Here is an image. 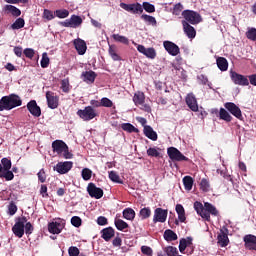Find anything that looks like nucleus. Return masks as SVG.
Instances as JSON below:
<instances>
[{"label":"nucleus","instance_id":"6e6552de","mask_svg":"<svg viewBox=\"0 0 256 256\" xmlns=\"http://www.w3.org/2000/svg\"><path fill=\"white\" fill-rule=\"evenodd\" d=\"M82 23L83 19L80 16L73 14L70 16V19L60 22V25L63 27L77 28L80 27Z\"/></svg>","mask_w":256,"mask_h":256},{"label":"nucleus","instance_id":"4468645a","mask_svg":"<svg viewBox=\"0 0 256 256\" xmlns=\"http://www.w3.org/2000/svg\"><path fill=\"white\" fill-rule=\"evenodd\" d=\"M168 211L162 208H156L154 211L153 222H161L164 223L167 219Z\"/></svg>","mask_w":256,"mask_h":256},{"label":"nucleus","instance_id":"69168bd1","mask_svg":"<svg viewBox=\"0 0 256 256\" xmlns=\"http://www.w3.org/2000/svg\"><path fill=\"white\" fill-rule=\"evenodd\" d=\"M147 154L150 157H156V158L160 156V153L158 152V150L156 148H152V147H150L147 150Z\"/></svg>","mask_w":256,"mask_h":256},{"label":"nucleus","instance_id":"2f4dec72","mask_svg":"<svg viewBox=\"0 0 256 256\" xmlns=\"http://www.w3.org/2000/svg\"><path fill=\"white\" fill-rule=\"evenodd\" d=\"M121 129L127 133H139V129L131 123H122Z\"/></svg>","mask_w":256,"mask_h":256},{"label":"nucleus","instance_id":"dca6fc26","mask_svg":"<svg viewBox=\"0 0 256 256\" xmlns=\"http://www.w3.org/2000/svg\"><path fill=\"white\" fill-rule=\"evenodd\" d=\"M67 144L63 140H55L52 142V151L57 153L59 156L63 154V151L67 149Z\"/></svg>","mask_w":256,"mask_h":256},{"label":"nucleus","instance_id":"a211bd4d","mask_svg":"<svg viewBox=\"0 0 256 256\" xmlns=\"http://www.w3.org/2000/svg\"><path fill=\"white\" fill-rule=\"evenodd\" d=\"M27 109L30 112V114L33 117L39 118L41 117V107H39L37 105V101L35 100H31L28 104H27Z\"/></svg>","mask_w":256,"mask_h":256},{"label":"nucleus","instance_id":"680f3d73","mask_svg":"<svg viewBox=\"0 0 256 256\" xmlns=\"http://www.w3.org/2000/svg\"><path fill=\"white\" fill-rule=\"evenodd\" d=\"M38 176V180L41 182V183H45L47 181V175H46V171L45 169H41L39 171V173L37 174Z\"/></svg>","mask_w":256,"mask_h":256},{"label":"nucleus","instance_id":"a878e982","mask_svg":"<svg viewBox=\"0 0 256 256\" xmlns=\"http://www.w3.org/2000/svg\"><path fill=\"white\" fill-rule=\"evenodd\" d=\"M97 78L96 72L89 70L82 73V79L85 83H94Z\"/></svg>","mask_w":256,"mask_h":256},{"label":"nucleus","instance_id":"bb28decb","mask_svg":"<svg viewBox=\"0 0 256 256\" xmlns=\"http://www.w3.org/2000/svg\"><path fill=\"white\" fill-rule=\"evenodd\" d=\"M74 48H76L79 55H84L86 53V43L81 39L74 40Z\"/></svg>","mask_w":256,"mask_h":256},{"label":"nucleus","instance_id":"1a4fd4ad","mask_svg":"<svg viewBox=\"0 0 256 256\" xmlns=\"http://www.w3.org/2000/svg\"><path fill=\"white\" fill-rule=\"evenodd\" d=\"M46 101L48 108L55 110L59 107L60 97L52 91L46 92Z\"/></svg>","mask_w":256,"mask_h":256},{"label":"nucleus","instance_id":"5fc2aeb1","mask_svg":"<svg viewBox=\"0 0 256 256\" xmlns=\"http://www.w3.org/2000/svg\"><path fill=\"white\" fill-rule=\"evenodd\" d=\"M246 37L250 41L256 42V28H249L246 32Z\"/></svg>","mask_w":256,"mask_h":256},{"label":"nucleus","instance_id":"cd10ccee","mask_svg":"<svg viewBox=\"0 0 256 256\" xmlns=\"http://www.w3.org/2000/svg\"><path fill=\"white\" fill-rule=\"evenodd\" d=\"M175 210L178 215L179 221L182 223L186 222L187 218H186V211L184 206L182 204H177Z\"/></svg>","mask_w":256,"mask_h":256},{"label":"nucleus","instance_id":"39448f33","mask_svg":"<svg viewBox=\"0 0 256 256\" xmlns=\"http://www.w3.org/2000/svg\"><path fill=\"white\" fill-rule=\"evenodd\" d=\"M167 154L172 161L181 162V161H189L190 160L178 148H175V147H169L167 149Z\"/></svg>","mask_w":256,"mask_h":256},{"label":"nucleus","instance_id":"0e129e2a","mask_svg":"<svg viewBox=\"0 0 256 256\" xmlns=\"http://www.w3.org/2000/svg\"><path fill=\"white\" fill-rule=\"evenodd\" d=\"M187 247L188 246H187V243H186V239H181L179 241V251H180V253L185 254V251H186Z\"/></svg>","mask_w":256,"mask_h":256},{"label":"nucleus","instance_id":"e433bc0d","mask_svg":"<svg viewBox=\"0 0 256 256\" xmlns=\"http://www.w3.org/2000/svg\"><path fill=\"white\" fill-rule=\"evenodd\" d=\"M194 180L191 176H186L183 178V185L185 190L191 191L193 188Z\"/></svg>","mask_w":256,"mask_h":256},{"label":"nucleus","instance_id":"c85d7f7f","mask_svg":"<svg viewBox=\"0 0 256 256\" xmlns=\"http://www.w3.org/2000/svg\"><path fill=\"white\" fill-rule=\"evenodd\" d=\"M13 233L19 237L22 238L25 232V225H23V223H18L16 222V224L14 225V227L12 228Z\"/></svg>","mask_w":256,"mask_h":256},{"label":"nucleus","instance_id":"864d4df0","mask_svg":"<svg viewBox=\"0 0 256 256\" xmlns=\"http://www.w3.org/2000/svg\"><path fill=\"white\" fill-rule=\"evenodd\" d=\"M183 10H184V6H183L182 3L179 2V3L174 5L173 10H172V14H174L176 16H179L183 12Z\"/></svg>","mask_w":256,"mask_h":256},{"label":"nucleus","instance_id":"4d7b16f0","mask_svg":"<svg viewBox=\"0 0 256 256\" xmlns=\"http://www.w3.org/2000/svg\"><path fill=\"white\" fill-rule=\"evenodd\" d=\"M114 105L113 101H111L109 98L104 97L101 99V106L106 108H112Z\"/></svg>","mask_w":256,"mask_h":256},{"label":"nucleus","instance_id":"58836bf2","mask_svg":"<svg viewBox=\"0 0 256 256\" xmlns=\"http://www.w3.org/2000/svg\"><path fill=\"white\" fill-rule=\"evenodd\" d=\"M109 179L114 182V183H118L123 185L124 184V180H121L120 176L118 175L117 172L115 171H111L109 172Z\"/></svg>","mask_w":256,"mask_h":256},{"label":"nucleus","instance_id":"412c9836","mask_svg":"<svg viewBox=\"0 0 256 256\" xmlns=\"http://www.w3.org/2000/svg\"><path fill=\"white\" fill-rule=\"evenodd\" d=\"M204 208H205V211H206V215L209 216V221H211V216L210 215H213L214 217H218L219 215V211L216 209V207L209 203V202H205L204 203Z\"/></svg>","mask_w":256,"mask_h":256},{"label":"nucleus","instance_id":"8fccbe9b","mask_svg":"<svg viewBox=\"0 0 256 256\" xmlns=\"http://www.w3.org/2000/svg\"><path fill=\"white\" fill-rule=\"evenodd\" d=\"M151 217V209L149 207H145L140 209V218L149 219Z\"/></svg>","mask_w":256,"mask_h":256},{"label":"nucleus","instance_id":"5701e85b","mask_svg":"<svg viewBox=\"0 0 256 256\" xmlns=\"http://www.w3.org/2000/svg\"><path fill=\"white\" fill-rule=\"evenodd\" d=\"M186 104L191 111L198 112L199 107H198L197 100H196L195 96L188 95L186 97Z\"/></svg>","mask_w":256,"mask_h":256},{"label":"nucleus","instance_id":"a18cd8bd","mask_svg":"<svg viewBox=\"0 0 256 256\" xmlns=\"http://www.w3.org/2000/svg\"><path fill=\"white\" fill-rule=\"evenodd\" d=\"M25 25V20L23 18H18L16 21L12 24V29L13 30H19L23 28Z\"/></svg>","mask_w":256,"mask_h":256},{"label":"nucleus","instance_id":"473e14b6","mask_svg":"<svg viewBox=\"0 0 256 256\" xmlns=\"http://www.w3.org/2000/svg\"><path fill=\"white\" fill-rule=\"evenodd\" d=\"M217 66L222 72H226L228 69V61L225 57L217 58Z\"/></svg>","mask_w":256,"mask_h":256},{"label":"nucleus","instance_id":"3c124183","mask_svg":"<svg viewBox=\"0 0 256 256\" xmlns=\"http://www.w3.org/2000/svg\"><path fill=\"white\" fill-rule=\"evenodd\" d=\"M140 19H143V21H146L149 24H152L153 26L157 25V21H156L155 17H153V16L143 14L142 16H140Z\"/></svg>","mask_w":256,"mask_h":256},{"label":"nucleus","instance_id":"4c0bfd02","mask_svg":"<svg viewBox=\"0 0 256 256\" xmlns=\"http://www.w3.org/2000/svg\"><path fill=\"white\" fill-rule=\"evenodd\" d=\"M219 117L221 120L229 123L233 120L232 116L223 108L220 109Z\"/></svg>","mask_w":256,"mask_h":256},{"label":"nucleus","instance_id":"f704fd0d","mask_svg":"<svg viewBox=\"0 0 256 256\" xmlns=\"http://www.w3.org/2000/svg\"><path fill=\"white\" fill-rule=\"evenodd\" d=\"M108 52L113 61H122V57L117 53V49L115 46H109Z\"/></svg>","mask_w":256,"mask_h":256},{"label":"nucleus","instance_id":"20e7f679","mask_svg":"<svg viewBox=\"0 0 256 256\" xmlns=\"http://www.w3.org/2000/svg\"><path fill=\"white\" fill-rule=\"evenodd\" d=\"M230 77L234 85H239L240 87H248L250 85L248 76L239 74L236 71H230Z\"/></svg>","mask_w":256,"mask_h":256},{"label":"nucleus","instance_id":"f3484780","mask_svg":"<svg viewBox=\"0 0 256 256\" xmlns=\"http://www.w3.org/2000/svg\"><path fill=\"white\" fill-rule=\"evenodd\" d=\"M194 210L197 215H200L202 219L210 222V217L208 216L207 211L205 210V206L199 201L194 202Z\"/></svg>","mask_w":256,"mask_h":256},{"label":"nucleus","instance_id":"09e8293b","mask_svg":"<svg viewBox=\"0 0 256 256\" xmlns=\"http://www.w3.org/2000/svg\"><path fill=\"white\" fill-rule=\"evenodd\" d=\"M42 17L43 19H46V21H52L55 19L54 12L49 9H44Z\"/></svg>","mask_w":256,"mask_h":256},{"label":"nucleus","instance_id":"de8ad7c7","mask_svg":"<svg viewBox=\"0 0 256 256\" xmlns=\"http://www.w3.org/2000/svg\"><path fill=\"white\" fill-rule=\"evenodd\" d=\"M142 9L145 10L149 14L155 13V6L150 2H143Z\"/></svg>","mask_w":256,"mask_h":256},{"label":"nucleus","instance_id":"6e6d98bb","mask_svg":"<svg viewBox=\"0 0 256 256\" xmlns=\"http://www.w3.org/2000/svg\"><path fill=\"white\" fill-rule=\"evenodd\" d=\"M92 174H93V172L88 168H84L81 173L84 181H89L92 177Z\"/></svg>","mask_w":256,"mask_h":256},{"label":"nucleus","instance_id":"37998d69","mask_svg":"<svg viewBox=\"0 0 256 256\" xmlns=\"http://www.w3.org/2000/svg\"><path fill=\"white\" fill-rule=\"evenodd\" d=\"M200 190L204 193L209 192L210 189V184L209 181L206 178H202V180L200 181Z\"/></svg>","mask_w":256,"mask_h":256},{"label":"nucleus","instance_id":"0eeeda50","mask_svg":"<svg viewBox=\"0 0 256 256\" xmlns=\"http://www.w3.org/2000/svg\"><path fill=\"white\" fill-rule=\"evenodd\" d=\"M77 115L83 120V121H91L93 120L95 117H97V113L96 111L93 109V107L88 106L85 107L84 110H78Z\"/></svg>","mask_w":256,"mask_h":256},{"label":"nucleus","instance_id":"c756f323","mask_svg":"<svg viewBox=\"0 0 256 256\" xmlns=\"http://www.w3.org/2000/svg\"><path fill=\"white\" fill-rule=\"evenodd\" d=\"M132 100L136 106L143 105L145 103V94L143 92L138 91L134 93Z\"/></svg>","mask_w":256,"mask_h":256},{"label":"nucleus","instance_id":"79ce46f5","mask_svg":"<svg viewBox=\"0 0 256 256\" xmlns=\"http://www.w3.org/2000/svg\"><path fill=\"white\" fill-rule=\"evenodd\" d=\"M40 65H41V67H42L43 69H46V68L49 67V65H50V58H49L47 52H44V53L42 54V59H41V61H40Z\"/></svg>","mask_w":256,"mask_h":256},{"label":"nucleus","instance_id":"2eb2a0df","mask_svg":"<svg viewBox=\"0 0 256 256\" xmlns=\"http://www.w3.org/2000/svg\"><path fill=\"white\" fill-rule=\"evenodd\" d=\"M165 50L171 55V56H178L180 54V48L177 46V44L171 42V41H165L163 43Z\"/></svg>","mask_w":256,"mask_h":256},{"label":"nucleus","instance_id":"052dcab7","mask_svg":"<svg viewBox=\"0 0 256 256\" xmlns=\"http://www.w3.org/2000/svg\"><path fill=\"white\" fill-rule=\"evenodd\" d=\"M147 58L149 59H155L156 57V50L154 48H147L145 54H144Z\"/></svg>","mask_w":256,"mask_h":256},{"label":"nucleus","instance_id":"e2e57ef3","mask_svg":"<svg viewBox=\"0 0 256 256\" xmlns=\"http://www.w3.org/2000/svg\"><path fill=\"white\" fill-rule=\"evenodd\" d=\"M140 251L146 256H152L153 255V250L150 248V246H142L140 248Z\"/></svg>","mask_w":256,"mask_h":256},{"label":"nucleus","instance_id":"ddd939ff","mask_svg":"<svg viewBox=\"0 0 256 256\" xmlns=\"http://www.w3.org/2000/svg\"><path fill=\"white\" fill-rule=\"evenodd\" d=\"M225 108L227 111L232 114L234 117H236L238 120H243V114L241 113V108L236 106L232 102L225 103Z\"/></svg>","mask_w":256,"mask_h":256},{"label":"nucleus","instance_id":"7c9ffc66","mask_svg":"<svg viewBox=\"0 0 256 256\" xmlns=\"http://www.w3.org/2000/svg\"><path fill=\"white\" fill-rule=\"evenodd\" d=\"M4 11L8 12V14L13 15V17H20L21 15V10L14 5L4 6Z\"/></svg>","mask_w":256,"mask_h":256},{"label":"nucleus","instance_id":"7ed1b4c3","mask_svg":"<svg viewBox=\"0 0 256 256\" xmlns=\"http://www.w3.org/2000/svg\"><path fill=\"white\" fill-rule=\"evenodd\" d=\"M182 17L185 19L184 21L192 25L198 24L202 21L201 15L193 10L182 11Z\"/></svg>","mask_w":256,"mask_h":256},{"label":"nucleus","instance_id":"774afa93","mask_svg":"<svg viewBox=\"0 0 256 256\" xmlns=\"http://www.w3.org/2000/svg\"><path fill=\"white\" fill-rule=\"evenodd\" d=\"M24 229H25V233H26L27 235L32 234V232H33V230H34L32 224H31L30 222H27L26 225H24Z\"/></svg>","mask_w":256,"mask_h":256},{"label":"nucleus","instance_id":"f03ea898","mask_svg":"<svg viewBox=\"0 0 256 256\" xmlns=\"http://www.w3.org/2000/svg\"><path fill=\"white\" fill-rule=\"evenodd\" d=\"M0 103L4 104L6 107V111H10L16 107L22 105L21 98L16 94H11L9 96H4L0 99Z\"/></svg>","mask_w":256,"mask_h":256},{"label":"nucleus","instance_id":"49530a36","mask_svg":"<svg viewBox=\"0 0 256 256\" xmlns=\"http://www.w3.org/2000/svg\"><path fill=\"white\" fill-rule=\"evenodd\" d=\"M112 38L116 41V42H120L124 45H128L129 44V39L124 37V36H121L119 34H113L112 35Z\"/></svg>","mask_w":256,"mask_h":256},{"label":"nucleus","instance_id":"a19ab883","mask_svg":"<svg viewBox=\"0 0 256 256\" xmlns=\"http://www.w3.org/2000/svg\"><path fill=\"white\" fill-rule=\"evenodd\" d=\"M54 15H56L58 19H66L69 17V11L67 9H58L54 11Z\"/></svg>","mask_w":256,"mask_h":256},{"label":"nucleus","instance_id":"72a5a7b5","mask_svg":"<svg viewBox=\"0 0 256 256\" xmlns=\"http://www.w3.org/2000/svg\"><path fill=\"white\" fill-rule=\"evenodd\" d=\"M164 239L167 242H172L178 240V235L172 230L168 229L164 232Z\"/></svg>","mask_w":256,"mask_h":256},{"label":"nucleus","instance_id":"bf43d9fd","mask_svg":"<svg viewBox=\"0 0 256 256\" xmlns=\"http://www.w3.org/2000/svg\"><path fill=\"white\" fill-rule=\"evenodd\" d=\"M80 250L77 248V246H70L68 248V255L69 256H79Z\"/></svg>","mask_w":256,"mask_h":256},{"label":"nucleus","instance_id":"b1692460","mask_svg":"<svg viewBox=\"0 0 256 256\" xmlns=\"http://www.w3.org/2000/svg\"><path fill=\"white\" fill-rule=\"evenodd\" d=\"M63 226L61 223L55 221V222H50L48 224V231L51 234H60L62 232Z\"/></svg>","mask_w":256,"mask_h":256},{"label":"nucleus","instance_id":"9d476101","mask_svg":"<svg viewBox=\"0 0 256 256\" xmlns=\"http://www.w3.org/2000/svg\"><path fill=\"white\" fill-rule=\"evenodd\" d=\"M88 194L91 198H94L96 200H99L103 197V189L100 187H97L93 182H90L87 187Z\"/></svg>","mask_w":256,"mask_h":256},{"label":"nucleus","instance_id":"393cba45","mask_svg":"<svg viewBox=\"0 0 256 256\" xmlns=\"http://www.w3.org/2000/svg\"><path fill=\"white\" fill-rule=\"evenodd\" d=\"M144 135L153 142L158 140L157 133L153 130V128L150 125L144 126Z\"/></svg>","mask_w":256,"mask_h":256},{"label":"nucleus","instance_id":"f8f14e48","mask_svg":"<svg viewBox=\"0 0 256 256\" xmlns=\"http://www.w3.org/2000/svg\"><path fill=\"white\" fill-rule=\"evenodd\" d=\"M72 168H73V162L65 161V162H58L56 166L53 168V170L63 175V174H67Z\"/></svg>","mask_w":256,"mask_h":256},{"label":"nucleus","instance_id":"ea45409f","mask_svg":"<svg viewBox=\"0 0 256 256\" xmlns=\"http://www.w3.org/2000/svg\"><path fill=\"white\" fill-rule=\"evenodd\" d=\"M115 227L117 228V230L119 231H123L124 229L129 228V224L126 223L124 220L122 219H117L115 220Z\"/></svg>","mask_w":256,"mask_h":256},{"label":"nucleus","instance_id":"c03bdc74","mask_svg":"<svg viewBox=\"0 0 256 256\" xmlns=\"http://www.w3.org/2000/svg\"><path fill=\"white\" fill-rule=\"evenodd\" d=\"M165 253L167 256H178L179 250L178 248H175V246H167V248H165Z\"/></svg>","mask_w":256,"mask_h":256},{"label":"nucleus","instance_id":"6ab92c4d","mask_svg":"<svg viewBox=\"0 0 256 256\" xmlns=\"http://www.w3.org/2000/svg\"><path fill=\"white\" fill-rule=\"evenodd\" d=\"M245 243V248L250 251H256V236L255 235H246L243 239Z\"/></svg>","mask_w":256,"mask_h":256},{"label":"nucleus","instance_id":"423d86ee","mask_svg":"<svg viewBox=\"0 0 256 256\" xmlns=\"http://www.w3.org/2000/svg\"><path fill=\"white\" fill-rule=\"evenodd\" d=\"M120 7L126 12L134 15H141L143 13V7L138 2L132 4L120 3Z\"/></svg>","mask_w":256,"mask_h":256},{"label":"nucleus","instance_id":"603ef678","mask_svg":"<svg viewBox=\"0 0 256 256\" xmlns=\"http://www.w3.org/2000/svg\"><path fill=\"white\" fill-rule=\"evenodd\" d=\"M60 89L64 92V93H69L70 91V83L68 79H63L60 82Z\"/></svg>","mask_w":256,"mask_h":256},{"label":"nucleus","instance_id":"aec40b11","mask_svg":"<svg viewBox=\"0 0 256 256\" xmlns=\"http://www.w3.org/2000/svg\"><path fill=\"white\" fill-rule=\"evenodd\" d=\"M182 26L184 33L189 39H194L196 37L197 32L195 28L191 26L187 21L182 20Z\"/></svg>","mask_w":256,"mask_h":256},{"label":"nucleus","instance_id":"13d9d810","mask_svg":"<svg viewBox=\"0 0 256 256\" xmlns=\"http://www.w3.org/2000/svg\"><path fill=\"white\" fill-rule=\"evenodd\" d=\"M70 223H72L74 227L79 228L82 225V219L79 216H74L70 219Z\"/></svg>","mask_w":256,"mask_h":256},{"label":"nucleus","instance_id":"338daca9","mask_svg":"<svg viewBox=\"0 0 256 256\" xmlns=\"http://www.w3.org/2000/svg\"><path fill=\"white\" fill-rule=\"evenodd\" d=\"M24 55L26 56V58L32 59L35 55V52L33 48H25Z\"/></svg>","mask_w":256,"mask_h":256},{"label":"nucleus","instance_id":"4be33fe9","mask_svg":"<svg viewBox=\"0 0 256 256\" xmlns=\"http://www.w3.org/2000/svg\"><path fill=\"white\" fill-rule=\"evenodd\" d=\"M101 237L106 241L109 242L113 237H115V229L112 227L104 228L101 231Z\"/></svg>","mask_w":256,"mask_h":256},{"label":"nucleus","instance_id":"c9c22d12","mask_svg":"<svg viewBox=\"0 0 256 256\" xmlns=\"http://www.w3.org/2000/svg\"><path fill=\"white\" fill-rule=\"evenodd\" d=\"M122 215L126 220H134L136 213L132 208H125L122 212Z\"/></svg>","mask_w":256,"mask_h":256},{"label":"nucleus","instance_id":"f257e3e1","mask_svg":"<svg viewBox=\"0 0 256 256\" xmlns=\"http://www.w3.org/2000/svg\"><path fill=\"white\" fill-rule=\"evenodd\" d=\"M12 168V162L8 158H2L0 163V178L6 179V181H12L14 174L10 169Z\"/></svg>","mask_w":256,"mask_h":256},{"label":"nucleus","instance_id":"9b49d317","mask_svg":"<svg viewBox=\"0 0 256 256\" xmlns=\"http://www.w3.org/2000/svg\"><path fill=\"white\" fill-rule=\"evenodd\" d=\"M229 230L227 229L226 226H223L220 229V233L218 234L217 240L218 244L224 248L227 247L230 243L229 238H228Z\"/></svg>","mask_w":256,"mask_h":256}]
</instances>
